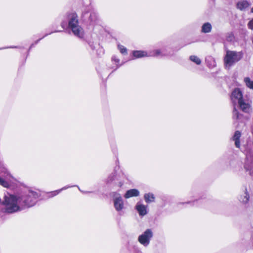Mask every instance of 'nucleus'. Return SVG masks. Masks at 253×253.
I'll return each instance as SVG.
<instances>
[{"mask_svg":"<svg viewBox=\"0 0 253 253\" xmlns=\"http://www.w3.org/2000/svg\"><path fill=\"white\" fill-rule=\"evenodd\" d=\"M77 186L78 187V188H79V190H80L82 193H84V194L89 193H90V192H88V191H83V190H82L80 188V187H78V186Z\"/></svg>","mask_w":253,"mask_h":253,"instance_id":"obj_31","label":"nucleus"},{"mask_svg":"<svg viewBox=\"0 0 253 253\" xmlns=\"http://www.w3.org/2000/svg\"><path fill=\"white\" fill-rule=\"evenodd\" d=\"M111 196L113 197L115 210L118 212L121 211L124 208V202L121 194L114 192L111 193Z\"/></svg>","mask_w":253,"mask_h":253,"instance_id":"obj_8","label":"nucleus"},{"mask_svg":"<svg viewBox=\"0 0 253 253\" xmlns=\"http://www.w3.org/2000/svg\"><path fill=\"white\" fill-rule=\"evenodd\" d=\"M198 200H196V201H194L193 203H196L197 204L198 203Z\"/></svg>","mask_w":253,"mask_h":253,"instance_id":"obj_34","label":"nucleus"},{"mask_svg":"<svg viewBox=\"0 0 253 253\" xmlns=\"http://www.w3.org/2000/svg\"><path fill=\"white\" fill-rule=\"evenodd\" d=\"M250 196L249 194L247 192L245 193V195L243 196H241L240 201L243 203L246 204L248 202L249 200Z\"/></svg>","mask_w":253,"mask_h":253,"instance_id":"obj_23","label":"nucleus"},{"mask_svg":"<svg viewBox=\"0 0 253 253\" xmlns=\"http://www.w3.org/2000/svg\"><path fill=\"white\" fill-rule=\"evenodd\" d=\"M0 163H2V162L0 161Z\"/></svg>","mask_w":253,"mask_h":253,"instance_id":"obj_37","label":"nucleus"},{"mask_svg":"<svg viewBox=\"0 0 253 253\" xmlns=\"http://www.w3.org/2000/svg\"><path fill=\"white\" fill-rule=\"evenodd\" d=\"M153 237V232L151 229H146L142 234L138 237V241L145 247L150 244V241Z\"/></svg>","mask_w":253,"mask_h":253,"instance_id":"obj_6","label":"nucleus"},{"mask_svg":"<svg viewBox=\"0 0 253 253\" xmlns=\"http://www.w3.org/2000/svg\"><path fill=\"white\" fill-rule=\"evenodd\" d=\"M139 195V191L136 189H132L126 191L124 195L126 199H128L132 197H137Z\"/></svg>","mask_w":253,"mask_h":253,"instance_id":"obj_13","label":"nucleus"},{"mask_svg":"<svg viewBox=\"0 0 253 253\" xmlns=\"http://www.w3.org/2000/svg\"><path fill=\"white\" fill-rule=\"evenodd\" d=\"M231 99L234 105V109L233 111V118L234 119H239L241 115L236 108V104L239 102L240 100H243V94L242 91L239 88H235L232 92L231 95Z\"/></svg>","mask_w":253,"mask_h":253,"instance_id":"obj_4","label":"nucleus"},{"mask_svg":"<svg viewBox=\"0 0 253 253\" xmlns=\"http://www.w3.org/2000/svg\"><path fill=\"white\" fill-rule=\"evenodd\" d=\"M244 168L247 172H249L251 176H253V151L246 154V161Z\"/></svg>","mask_w":253,"mask_h":253,"instance_id":"obj_9","label":"nucleus"},{"mask_svg":"<svg viewBox=\"0 0 253 253\" xmlns=\"http://www.w3.org/2000/svg\"><path fill=\"white\" fill-rule=\"evenodd\" d=\"M206 61L208 64V66L211 68L215 66V62L214 59L211 57H209L206 59Z\"/></svg>","mask_w":253,"mask_h":253,"instance_id":"obj_21","label":"nucleus"},{"mask_svg":"<svg viewBox=\"0 0 253 253\" xmlns=\"http://www.w3.org/2000/svg\"><path fill=\"white\" fill-rule=\"evenodd\" d=\"M150 56H165L169 55L168 53H162L161 49H155L149 53Z\"/></svg>","mask_w":253,"mask_h":253,"instance_id":"obj_15","label":"nucleus"},{"mask_svg":"<svg viewBox=\"0 0 253 253\" xmlns=\"http://www.w3.org/2000/svg\"><path fill=\"white\" fill-rule=\"evenodd\" d=\"M118 47L119 50H120V52L124 55H126L127 54V49L125 46H124L122 45L118 44Z\"/></svg>","mask_w":253,"mask_h":253,"instance_id":"obj_24","label":"nucleus"},{"mask_svg":"<svg viewBox=\"0 0 253 253\" xmlns=\"http://www.w3.org/2000/svg\"><path fill=\"white\" fill-rule=\"evenodd\" d=\"M211 25L209 22L204 23L202 27V32L204 33H210L211 30Z\"/></svg>","mask_w":253,"mask_h":253,"instance_id":"obj_18","label":"nucleus"},{"mask_svg":"<svg viewBox=\"0 0 253 253\" xmlns=\"http://www.w3.org/2000/svg\"><path fill=\"white\" fill-rule=\"evenodd\" d=\"M242 52L227 50L224 57V61L226 68H229L234 64L240 61L243 57Z\"/></svg>","mask_w":253,"mask_h":253,"instance_id":"obj_3","label":"nucleus"},{"mask_svg":"<svg viewBox=\"0 0 253 253\" xmlns=\"http://www.w3.org/2000/svg\"><path fill=\"white\" fill-rule=\"evenodd\" d=\"M244 82L248 88L253 89V81H252L249 77H246L244 79Z\"/></svg>","mask_w":253,"mask_h":253,"instance_id":"obj_20","label":"nucleus"},{"mask_svg":"<svg viewBox=\"0 0 253 253\" xmlns=\"http://www.w3.org/2000/svg\"><path fill=\"white\" fill-rule=\"evenodd\" d=\"M191 203H192V202H186V203H183V204H190Z\"/></svg>","mask_w":253,"mask_h":253,"instance_id":"obj_33","label":"nucleus"},{"mask_svg":"<svg viewBox=\"0 0 253 253\" xmlns=\"http://www.w3.org/2000/svg\"><path fill=\"white\" fill-rule=\"evenodd\" d=\"M122 185H123V183H121V182H120V186H121Z\"/></svg>","mask_w":253,"mask_h":253,"instance_id":"obj_36","label":"nucleus"},{"mask_svg":"<svg viewBox=\"0 0 253 253\" xmlns=\"http://www.w3.org/2000/svg\"><path fill=\"white\" fill-rule=\"evenodd\" d=\"M144 198L147 203H150L154 202L155 197L153 193H148L144 194Z\"/></svg>","mask_w":253,"mask_h":253,"instance_id":"obj_17","label":"nucleus"},{"mask_svg":"<svg viewBox=\"0 0 253 253\" xmlns=\"http://www.w3.org/2000/svg\"><path fill=\"white\" fill-rule=\"evenodd\" d=\"M161 50L162 53H167L166 48H162Z\"/></svg>","mask_w":253,"mask_h":253,"instance_id":"obj_32","label":"nucleus"},{"mask_svg":"<svg viewBox=\"0 0 253 253\" xmlns=\"http://www.w3.org/2000/svg\"><path fill=\"white\" fill-rule=\"evenodd\" d=\"M241 136V133L239 130H236L234 135L232 137V140L235 142V146L239 148L240 147V137Z\"/></svg>","mask_w":253,"mask_h":253,"instance_id":"obj_12","label":"nucleus"},{"mask_svg":"<svg viewBox=\"0 0 253 253\" xmlns=\"http://www.w3.org/2000/svg\"><path fill=\"white\" fill-rule=\"evenodd\" d=\"M115 176H116V172H114L112 173L107 178V179H106L107 183H110L112 181H113L114 180Z\"/></svg>","mask_w":253,"mask_h":253,"instance_id":"obj_26","label":"nucleus"},{"mask_svg":"<svg viewBox=\"0 0 253 253\" xmlns=\"http://www.w3.org/2000/svg\"><path fill=\"white\" fill-rule=\"evenodd\" d=\"M241 110L245 113H249L251 110V105L248 102H246L244 99L240 100L238 103Z\"/></svg>","mask_w":253,"mask_h":253,"instance_id":"obj_10","label":"nucleus"},{"mask_svg":"<svg viewBox=\"0 0 253 253\" xmlns=\"http://www.w3.org/2000/svg\"><path fill=\"white\" fill-rule=\"evenodd\" d=\"M66 20H63L61 23L62 28L68 27L74 35L80 38L84 36V30L79 25L78 17L76 13H68L65 16Z\"/></svg>","mask_w":253,"mask_h":253,"instance_id":"obj_2","label":"nucleus"},{"mask_svg":"<svg viewBox=\"0 0 253 253\" xmlns=\"http://www.w3.org/2000/svg\"><path fill=\"white\" fill-rule=\"evenodd\" d=\"M133 251L134 253H143L141 250L137 246L133 247Z\"/></svg>","mask_w":253,"mask_h":253,"instance_id":"obj_28","label":"nucleus"},{"mask_svg":"<svg viewBox=\"0 0 253 253\" xmlns=\"http://www.w3.org/2000/svg\"><path fill=\"white\" fill-rule=\"evenodd\" d=\"M135 209L138 211L140 216H143L147 213L146 207L140 202H138L136 205Z\"/></svg>","mask_w":253,"mask_h":253,"instance_id":"obj_11","label":"nucleus"},{"mask_svg":"<svg viewBox=\"0 0 253 253\" xmlns=\"http://www.w3.org/2000/svg\"><path fill=\"white\" fill-rule=\"evenodd\" d=\"M74 186H69V185L65 186L64 187H62L60 189L57 190H55V191H52V192H50L49 193V197H53L58 195V194H59L62 191H63L64 190H66V189H68L69 188L72 187H74Z\"/></svg>","mask_w":253,"mask_h":253,"instance_id":"obj_19","label":"nucleus"},{"mask_svg":"<svg viewBox=\"0 0 253 253\" xmlns=\"http://www.w3.org/2000/svg\"><path fill=\"white\" fill-rule=\"evenodd\" d=\"M10 175L7 169L2 163H0V185L4 187L8 188L9 183L5 180V178Z\"/></svg>","mask_w":253,"mask_h":253,"instance_id":"obj_7","label":"nucleus"},{"mask_svg":"<svg viewBox=\"0 0 253 253\" xmlns=\"http://www.w3.org/2000/svg\"><path fill=\"white\" fill-rule=\"evenodd\" d=\"M61 31H54V32H53H53H61ZM51 33H52V32L50 33H49V34H51ZM48 35H49V34H45V35H44L42 38H41V39H39L38 40H37V41H36V42H35L34 43H32V44L31 45V46H30V48H31L32 47L34 46V45H35V44H37V43L39 42L41 39H42V38H43L44 37H45L47 36Z\"/></svg>","mask_w":253,"mask_h":253,"instance_id":"obj_27","label":"nucleus"},{"mask_svg":"<svg viewBox=\"0 0 253 253\" xmlns=\"http://www.w3.org/2000/svg\"><path fill=\"white\" fill-rule=\"evenodd\" d=\"M89 13L88 17V21L90 24L94 25L98 23L99 19L97 13L92 9L90 6L86 7L83 12L82 17L85 19L87 17L88 14Z\"/></svg>","mask_w":253,"mask_h":253,"instance_id":"obj_5","label":"nucleus"},{"mask_svg":"<svg viewBox=\"0 0 253 253\" xmlns=\"http://www.w3.org/2000/svg\"><path fill=\"white\" fill-rule=\"evenodd\" d=\"M251 12L253 13V7L251 9Z\"/></svg>","mask_w":253,"mask_h":253,"instance_id":"obj_35","label":"nucleus"},{"mask_svg":"<svg viewBox=\"0 0 253 253\" xmlns=\"http://www.w3.org/2000/svg\"><path fill=\"white\" fill-rule=\"evenodd\" d=\"M250 5V2L247 0H241L237 3V7L241 10H244Z\"/></svg>","mask_w":253,"mask_h":253,"instance_id":"obj_14","label":"nucleus"},{"mask_svg":"<svg viewBox=\"0 0 253 253\" xmlns=\"http://www.w3.org/2000/svg\"><path fill=\"white\" fill-rule=\"evenodd\" d=\"M248 26L249 29H253V18L249 21L248 24Z\"/></svg>","mask_w":253,"mask_h":253,"instance_id":"obj_29","label":"nucleus"},{"mask_svg":"<svg viewBox=\"0 0 253 253\" xmlns=\"http://www.w3.org/2000/svg\"><path fill=\"white\" fill-rule=\"evenodd\" d=\"M40 196L39 192L31 190L18 196L7 194L4 196L2 203L4 206L5 211L12 213L34 206Z\"/></svg>","mask_w":253,"mask_h":253,"instance_id":"obj_1","label":"nucleus"},{"mask_svg":"<svg viewBox=\"0 0 253 253\" xmlns=\"http://www.w3.org/2000/svg\"><path fill=\"white\" fill-rule=\"evenodd\" d=\"M132 54L134 57L137 58L145 56H150L149 53L147 54V52L146 51L141 50L133 51Z\"/></svg>","mask_w":253,"mask_h":253,"instance_id":"obj_16","label":"nucleus"},{"mask_svg":"<svg viewBox=\"0 0 253 253\" xmlns=\"http://www.w3.org/2000/svg\"><path fill=\"white\" fill-rule=\"evenodd\" d=\"M190 60L194 62L197 65H200L201 63V59L195 55H191L189 57Z\"/></svg>","mask_w":253,"mask_h":253,"instance_id":"obj_22","label":"nucleus"},{"mask_svg":"<svg viewBox=\"0 0 253 253\" xmlns=\"http://www.w3.org/2000/svg\"><path fill=\"white\" fill-rule=\"evenodd\" d=\"M18 48V47L16 46H9V47H4L0 48V50L6 49V48Z\"/></svg>","mask_w":253,"mask_h":253,"instance_id":"obj_30","label":"nucleus"},{"mask_svg":"<svg viewBox=\"0 0 253 253\" xmlns=\"http://www.w3.org/2000/svg\"><path fill=\"white\" fill-rule=\"evenodd\" d=\"M112 61H114L116 63H117L116 68L115 69V70L118 69V68H119L122 65V64H119V63L120 62V59L118 58H117V56H116L115 55L112 56Z\"/></svg>","mask_w":253,"mask_h":253,"instance_id":"obj_25","label":"nucleus"}]
</instances>
